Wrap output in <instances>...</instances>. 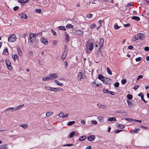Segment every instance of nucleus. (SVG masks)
<instances>
[{
	"mask_svg": "<svg viewBox=\"0 0 149 149\" xmlns=\"http://www.w3.org/2000/svg\"><path fill=\"white\" fill-rule=\"evenodd\" d=\"M93 43L90 41L86 42L85 45L86 51L87 53L90 54L93 49Z\"/></svg>",
	"mask_w": 149,
	"mask_h": 149,
	"instance_id": "f257e3e1",
	"label": "nucleus"
},
{
	"mask_svg": "<svg viewBox=\"0 0 149 149\" xmlns=\"http://www.w3.org/2000/svg\"><path fill=\"white\" fill-rule=\"evenodd\" d=\"M144 35L142 33H140L134 35L132 38V40L133 41H135L139 39L142 40L144 39Z\"/></svg>",
	"mask_w": 149,
	"mask_h": 149,
	"instance_id": "f03ea898",
	"label": "nucleus"
},
{
	"mask_svg": "<svg viewBox=\"0 0 149 149\" xmlns=\"http://www.w3.org/2000/svg\"><path fill=\"white\" fill-rule=\"evenodd\" d=\"M35 34L34 33H30L29 34V42H30L33 43L36 40Z\"/></svg>",
	"mask_w": 149,
	"mask_h": 149,
	"instance_id": "7ed1b4c3",
	"label": "nucleus"
},
{
	"mask_svg": "<svg viewBox=\"0 0 149 149\" xmlns=\"http://www.w3.org/2000/svg\"><path fill=\"white\" fill-rule=\"evenodd\" d=\"M17 39V37L15 35L13 34L11 35L8 37V40L9 42H13L15 41Z\"/></svg>",
	"mask_w": 149,
	"mask_h": 149,
	"instance_id": "20e7f679",
	"label": "nucleus"
},
{
	"mask_svg": "<svg viewBox=\"0 0 149 149\" xmlns=\"http://www.w3.org/2000/svg\"><path fill=\"white\" fill-rule=\"evenodd\" d=\"M5 62L8 69L10 70H11L12 69V67L11 66V63L10 61L6 59V60Z\"/></svg>",
	"mask_w": 149,
	"mask_h": 149,
	"instance_id": "39448f33",
	"label": "nucleus"
},
{
	"mask_svg": "<svg viewBox=\"0 0 149 149\" xmlns=\"http://www.w3.org/2000/svg\"><path fill=\"white\" fill-rule=\"evenodd\" d=\"M49 80H53L56 79L58 77L57 74H52L49 75Z\"/></svg>",
	"mask_w": 149,
	"mask_h": 149,
	"instance_id": "423d86ee",
	"label": "nucleus"
},
{
	"mask_svg": "<svg viewBox=\"0 0 149 149\" xmlns=\"http://www.w3.org/2000/svg\"><path fill=\"white\" fill-rule=\"evenodd\" d=\"M74 32H75V33L78 35H82L83 33V31L81 30H78L77 31L74 30Z\"/></svg>",
	"mask_w": 149,
	"mask_h": 149,
	"instance_id": "0eeeda50",
	"label": "nucleus"
},
{
	"mask_svg": "<svg viewBox=\"0 0 149 149\" xmlns=\"http://www.w3.org/2000/svg\"><path fill=\"white\" fill-rule=\"evenodd\" d=\"M40 40L45 45H47L48 44V42L47 40L43 37L41 38L40 39Z\"/></svg>",
	"mask_w": 149,
	"mask_h": 149,
	"instance_id": "6e6552de",
	"label": "nucleus"
},
{
	"mask_svg": "<svg viewBox=\"0 0 149 149\" xmlns=\"http://www.w3.org/2000/svg\"><path fill=\"white\" fill-rule=\"evenodd\" d=\"M97 107L100 109H105L107 107L106 105L102 104L100 103H97Z\"/></svg>",
	"mask_w": 149,
	"mask_h": 149,
	"instance_id": "1a4fd4ad",
	"label": "nucleus"
},
{
	"mask_svg": "<svg viewBox=\"0 0 149 149\" xmlns=\"http://www.w3.org/2000/svg\"><path fill=\"white\" fill-rule=\"evenodd\" d=\"M95 139L94 136L93 135H90L87 137L88 140L90 141H94Z\"/></svg>",
	"mask_w": 149,
	"mask_h": 149,
	"instance_id": "9d476101",
	"label": "nucleus"
},
{
	"mask_svg": "<svg viewBox=\"0 0 149 149\" xmlns=\"http://www.w3.org/2000/svg\"><path fill=\"white\" fill-rule=\"evenodd\" d=\"M110 81V79L104 77L103 82L104 84H108L109 83Z\"/></svg>",
	"mask_w": 149,
	"mask_h": 149,
	"instance_id": "9b49d317",
	"label": "nucleus"
},
{
	"mask_svg": "<svg viewBox=\"0 0 149 149\" xmlns=\"http://www.w3.org/2000/svg\"><path fill=\"white\" fill-rule=\"evenodd\" d=\"M100 42L99 43V45L100 47H102L103 46V43L104 42V39L103 38H100Z\"/></svg>",
	"mask_w": 149,
	"mask_h": 149,
	"instance_id": "f8f14e48",
	"label": "nucleus"
},
{
	"mask_svg": "<svg viewBox=\"0 0 149 149\" xmlns=\"http://www.w3.org/2000/svg\"><path fill=\"white\" fill-rule=\"evenodd\" d=\"M19 16L20 18H23L25 19H27V16L25 14L22 13L19 14Z\"/></svg>",
	"mask_w": 149,
	"mask_h": 149,
	"instance_id": "ddd939ff",
	"label": "nucleus"
},
{
	"mask_svg": "<svg viewBox=\"0 0 149 149\" xmlns=\"http://www.w3.org/2000/svg\"><path fill=\"white\" fill-rule=\"evenodd\" d=\"M83 77V75L81 73V72H79L78 74V79L79 80H80Z\"/></svg>",
	"mask_w": 149,
	"mask_h": 149,
	"instance_id": "4468645a",
	"label": "nucleus"
},
{
	"mask_svg": "<svg viewBox=\"0 0 149 149\" xmlns=\"http://www.w3.org/2000/svg\"><path fill=\"white\" fill-rule=\"evenodd\" d=\"M65 41L66 42H68L69 40V36L66 32H65Z\"/></svg>",
	"mask_w": 149,
	"mask_h": 149,
	"instance_id": "2eb2a0df",
	"label": "nucleus"
},
{
	"mask_svg": "<svg viewBox=\"0 0 149 149\" xmlns=\"http://www.w3.org/2000/svg\"><path fill=\"white\" fill-rule=\"evenodd\" d=\"M8 145L3 144L0 145V149H8Z\"/></svg>",
	"mask_w": 149,
	"mask_h": 149,
	"instance_id": "dca6fc26",
	"label": "nucleus"
},
{
	"mask_svg": "<svg viewBox=\"0 0 149 149\" xmlns=\"http://www.w3.org/2000/svg\"><path fill=\"white\" fill-rule=\"evenodd\" d=\"M54 81L58 85L60 86H62L63 84V83H60L57 79L54 80Z\"/></svg>",
	"mask_w": 149,
	"mask_h": 149,
	"instance_id": "f3484780",
	"label": "nucleus"
},
{
	"mask_svg": "<svg viewBox=\"0 0 149 149\" xmlns=\"http://www.w3.org/2000/svg\"><path fill=\"white\" fill-rule=\"evenodd\" d=\"M97 119H98V120L101 123H103L104 121V118L102 117H101L100 116H98Z\"/></svg>",
	"mask_w": 149,
	"mask_h": 149,
	"instance_id": "a211bd4d",
	"label": "nucleus"
},
{
	"mask_svg": "<svg viewBox=\"0 0 149 149\" xmlns=\"http://www.w3.org/2000/svg\"><path fill=\"white\" fill-rule=\"evenodd\" d=\"M11 111V112L14 111V108L13 107L8 108L5 109V110L4 111L5 112L9 111Z\"/></svg>",
	"mask_w": 149,
	"mask_h": 149,
	"instance_id": "6ab92c4d",
	"label": "nucleus"
},
{
	"mask_svg": "<svg viewBox=\"0 0 149 149\" xmlns=\"http://www.w3.org/2000/svg\"><path fill=\"white\" fill-rule=\"evenodd\" d=\"M24 104L20 105L19 106H17L15 108H14V111H16L19 110V109H20L22 107L24 106Z\"/></svg>",
	"mask_w": 149,
	"mask_h": 149,
	"instance_id": "aec40b11",
	"label": "nucleus"
},
{
	"mask_svg": "<svg viewBox=\"0 0 149 149\" xmlns=\"http://www.w3.org/2000/svg\"><path fill=\"white\" fill-rule=\"evenodd\" d=\"M86 139V137L85 136H81L79 139V141H84Z\"/></svg>",
	"mask_w": 149,
	"mask_h": 149,
	"instance_id": "412c9836",
	"label": "nucleus"
},
{
	"mask_svg": "<svg viewBox=\"0 0 149 149\" xmlns=\"http://www.w3.org/2000/svg\"><path fill=\"white\" fill-rule=\"evenodd\" d=\"M104 77H103L102 75L100 74L98 75V78L99 79L101 80L103 82L104 80Z\"/></svg>",
	"mask_w": 149,
	"mask_h": 149,
	"instance_id": "4be33fe9",
	"label": "nucleus"
},
{
	"mask_svg": "<svg viewBox=\"0 0 149 149\" xmlns=\"http://www.w3.org/2000/svg\"><path fill=\"white\" fill-rule=\"evenodd\" d=\"M140 130V129L139 128H136L134 130H132L131 132L132 133H135L136 134L138 133V131Z\"/></svg>",
	"mask_w": 149,
	"mask_h": 149,
	"instance_id": "5701e85b",
	"label": "nucleus"
},
{
	"mask_svg": "<svg viewBox=\"0 0 149 149\" xmlns=\"http://www.w3.org/2000/svg\"><path fill=\"white\" fill-rule=\"evenodd\" d=\"M118 113H121L123 116H125L127 115V112L125 111H118Z\"/></svg>",
	"mask_w": 149,
	"mask_h": 149,
	"instance_id": "b1692460",
	"label": "nucleus"
},
{
	"mask_svg": "<svg viewBox=\"0 0 149 149\" xmlns=\"http://www.w3.org/2000/svg\"><path fill=\"white\" fill-rule=\"evenodd\" d=\"M52 87L50 86H45V89L48 91H52Z\"/></svg>",
	"mask_w": 149,
	"mask_h": 149,
	"instance_id": "393cba45",
	"label": "nucleus"
},
{
	"mask_svg": "<svg viewBox=\"0 0 149 149\" xmlns=\"http://www.w3.org/2000/svg\"><path fill=\"white\" fill-rule=\"evenodd\" d=\"M13 58L14 60L15 61L16 60H18L19 59V57L16 54H14L13 56Z\"/></svg>",
	"mask_w": 149,
	"mask_h": 149,
	"instance_id": "a878e982",
	"label": "nucleus"
},
{
	"mask_svg": "<svg viewBox=\"0 0 149 149\" xmlns=\"http://www.w3.org/2000/svg\"><path fill=\"white\" fill-rule=\"evenodd\" d=\"M3 54L6 55H7L8 54V52L7 48H6L3 50Z\"/></svg>",
	"mask_w": 149,
	"mask_h": 149,
	"instance_id": "bb28decb",
	"label": "nucleus"
},
{
	"mask_svg": "<svg viewBox=\"0 0 149 149\" xmlns=\"http://www.w3.org/2000/svg\"><path fill=\"white\" fill-rule=\"evenodd\" d=\"M20 126L22 127L24 129H26L28 127V125L26 124H22L20 125Z\"/></svg>",
	"mask_w": 149,
	"mask_h": 149,
	"instance_id": "cd10ccee",
	"label": "nucleus"
},
{
	"mask_svg": "<svg viewBox=\"0 0 149 149\" xmlns=\"http://www.w3.org/2000/svg\"><path fill=\"white\" fill-rule=\"evenodd\" d=\"M51 91L55 92L59 91V88L56 87H52Z\"/></svg>",
	"mask_w": 149,
	"mask_h": 149,
	"instance_id": "c85d7f7f",
	"label": "nucleus"
},
{
	"mask_svg": "<svg viewBox=\"0 0 149 149\" xmlns=\"http://www.w3.org/2000/svg\"><path fill=\"white\" fill-rule=\"evenodd\" d=\"M66 55L67 53L64 52L61 57V59L63 60H64L66 57Z\"/></svg>",
	"mask_w": 149,
	"mask_h": 149,
	"instance_id": "c756f323",
	"label": "nucleus"
},
{
	"mask_svg": "<svg viewBox=\"0 0 149 149\" xmlns=\"http://www.w3.org/2000/svg\"><path fill=\"white\" fill-rule=\"evenodd\" d=\"M127 103L129 107L133 106V103L129 100H127Z\"/></svg>",
	"mask_w": 149,
	"mask_h": 149,
	"instance_id": "7c9ffc66",
	"label": "nucleus"
},
{
	"mask_svg": "<svg viewBox=\"0 0 149 149\" xmlns=\"http://www.w3.org/2000/svg\"><path fill=\"white\" fill-rule=\"evenodd\" d=\"M108 120L110 121H116V119L115 118L110 117L108 118Z\"/></svg>",
	"mask_w": 149,
	"mask_h": 149,
	"instance_id": "2f4dec72",
	"label": "nucleus"
},
{
	"mask_svg": "<svg viewBox=\"0 0 149 149\" xmlns=\"http://www.w3.org/2000/svg\"><path fill=\"white\" fill-rule=\"evenodd\" d=\"M132 19H135L137 21H139L140 20V18L139 17L137 16H133L132 17Z\"/></svg>",
	"mask_w": 149,
	"mask_h": 149,
	"instance_id": "473e14b6",
	"label": "nucleus"
},
{
	"mask_svg": "<svg viewBox=\"0 0 149 149\" xmlns=\"http://www.w3.org/2000/svg\"><path fill=\"white\" fill-rule=\"evenodd\" d=\"M17 49L19 55L20 56H22V53L19 47H17Z\"/></svg>",
	"mask_w": 149,
	"mask_h": 149,
	"instance_id": "72a5a7b5",
	"label": "nucleus"
},
{
	"mask_svg": "<svg viewBox=\"0 0 149 149\" xmlns=\"http://www.w3.org/2000/svg\"><path fill=\"white\" fill-rule=\"evenodd\" d=\"M28 0H18V1L20 3H26L28 2Z\"/></svg>",
	"mask_w": 149,
	"mask_h": 149,
	"instance_id": "f704fd0d",
	"label": "nucleus"
},
{
	"mask_svg": "<svg viewBox=\"0 0 149 149\" xmlns=\"http://www.w3.org/2000/svg\"><path fill=\"white\" fill-rule=\"evenodd\" d=\"M64 113L63 112H61L58 115V116L60 118H63Z\"/></svg>",
	"mask_w": 149,
	"mask_h": 149,
	"instance_id": "c9c22d12",
	"label": "nucleus"
},
{
	"mask_svg": "<svg viewBox=\"0 0 149 149\" xmlns=\"http://www.w3.org/2000/svg\"><path fill=\"white\" fill-rule=\"evenodd\" d=\"M73 27V26L71 24H68L66 26V27L68 29L72 28Z\"/></svg>",
	"mask_w": 149,
	"mask_h": 149,
	"instance_id": "e433bc0d",
	"label": "nucleus"
},
{
	"mask_svg": "<svg viewBox=\"0 0 149 149\" xmlns=\"http://www.w3.org/2000/svg\"><path fill=\"white\" fill-rule=\"evenodd\" d=\"M58 29L60 30L63 31H66V29L64 26H59L58 27Z\"/></svg>",
	"mask_w": 149,
	"mask_h": 149,
	"instance_id": "4c0bfd02",
	"label": "nucleus"
},
{
	"mask_svg": "<svg viewBox=\"0 0 149 149\" xmlns=\"http://www.w3.org/2000/svg\"><path fill=\"white\" fill-rule=\"evenodd\" d=\"M75 132H75L74 131V132H71V133H70V135H69L70 137V138H72V137H73V135L75 134Z\"/></svg>",
	"mask_w": 149,
	"mask_h": 149,
	"instance_id": "58836bf2",
	"label": "nucleus"
},
{
	"mask_svg": "<svg viewBox=\"0 0 149 149\" xmlns=\"http://www.w3.org/2000/svg\"><path fill=\"white\" fill-rule=\"evenodd\" d=\"M48 80H50L49 75L46 77H44L42 79V81H46Z\"/></svg>",
	"mask_w": 149,
	"mask_h": 149,
	"instance_id": "ea45409f",
	"label": "nucleus"
},
{
	"mask_svg": "<svg viewBox=\"0 0 149 149\" xmlns=\"http://www.w3.org/2000/svg\"><path fill=\"white\" fill-rule=\"evenodd\" d=\"M75 123V122L74 121H70L67 124V125L68 126H70L73 124H74Z\"/></svg>",
	"mask_w": 149,
	"mask_h": 149,
	"instance_id": "a19ab883",
	"label": "nucleus"
},
{
	"mask_svg": "<svg viewBox=\"0 0 149 149\" xmlns=\"http://www.w3.org/2000/svg\"><path fill=\"white\" fill-rule=\"evenodd\" d=\"M53 114V112L51 111L48 112L46 113V116H49Z\"/></svg>",
	"mask_w": 149,
	"mask_h": 149,
	"instance_id": "79ce46f5",
	"label": "nucleus"
},
{
	"mask_svg": "<svg viewBox=\"0 0 149 149\" xmlns=\"http://www.w3.org/2000/svg\"><path fill=\"white\" fill-rule=\"evenodd\" d=\"M107 72L109 74H110V75H111L112 74V72H111V70L108 68H107Z\"/></svg>",
	"mask_w": 149,
	"mask_h": 149,
	"instance_id": "37998d69",
	"label": "nucleus"
},
{
	"mask_svg": "<svg viewBox=\"0 0 149 149\" xmlns=\"http://www.w3.org/2000/svg\"><path fill=\"white\" fill-rule=\"evenodd\" d=\"M127 97L129 99H131L132 98V96L130 94H128L127 95Z\"/></svg>",
	"mask_w": 149,
	"mask_h": 149,
	"instance_id": "c03bdc74",
	"label": "nucleus"
},
{
	"mask_svg": "<svg viewBox=\"0 0 149 149\" xmlns=\"http://www.w3.org/2000/svg\"><path fill=\"white\" fill-rule=\"evenodd\" d=\"M127 80L126 79H123L121 80V84H125L126 83Z\"/></svg>",
	"mask_w": 149,
	"mask_h": 149,
	"instance_id": "a18cd8bd",
	"label": "nucleus"
},
{
	"mask_svg": "<svg viewBox=\"0 0 149 149\" xmlns=\"http://www.w3.org/2000/svg\"><path fill=\"white\" fill-rule=\"evenodd\" d=\"M114 28L115 29H119L120 27L117 25V23H116L114 26Z\"/></svg>",
	"mask_w": 149,
	"mask_h": 149,
	"instance_id": "49530a36",
	"label": "nucleus"
},
{
	"mask_svg": "<svg viewBox=\"0 0 149 149\" xmlns=\"http://www.w3.org/2000/svg\"><path fill=\"white\" fill-rule=\"evenodd\" d=\"M93 15L92 14H88L87 15L86 17L90 19L92 17Z\"/></svg>",
	"mask_w": 149,
	"mask_h": 149,
	"instance_id": "de8ad7c7",
	"label": "nucleus"
},
{
	"mask_svg": "<svg viewBox=\"0 0 149 149\" xmlns=\"http://www.w3.org/2000/svg\"><path fill=\"white\" fill-rule=\"evenodd\" d=\"M103 22V21L102 20H100L99 21V27H101L102 25V23Z\"/></svg>",
	"mask_w": 149,
	"mask_h": 149,
	"instance_id": "09e8293b",
	"label": "nucleus"
},
{
	"mask_svg": "<svg viewBox=\"0 0 149 149\" xmlns=\"http://www.w3.org/2000/svg\"><path fill=\"white\" fill-rule=\"evenodd\" d=\"M73 144H64L63 146V147H65V146H73Z\"/></svg>",
	"mask_w": 149,
	"mask_h": 149,
	"instance_id": "8fccbe9b",
	"label": "nucleus"
},
{
	"mask_svg": "<svg viewBox=\"0 0 149 149\" xmlns=\"http://www.w3.org/2000/svg\"><path fill=\"white\" fill-rule=\"evenodd\" d=\"M118 127H119V128H121V129H123V128L125 127V126L123 125L119 124V125H118Z\"/></svg>",
	"mask_w": 149,
	"mask_h": 149,
	"instance_id": "3c124183",
	"label": "nucleus"
},
{
	"mask_svg": "<svg viewBox=\"0 0 149 149\" xmlns=\"http://www.w3.org/2000/svg\"><path fill=\"white\" fill-rule=\"evenodd\" d=\"M35 11L38 13H40L41 12V10L40 9H36Z\"/></svg>",
	"mask_w": 149,
	"mask_h": 149,
	"instance_id": "603ef678",
	"label": "nucleus"
},
{
	"mask_svg": "<svg viewBox=\"0 0 149 149\" xmlns=\"http://www.w3.org/2000/svg\"><path fill=\"white\" fill-rule=\"evenodd\" d=\"M143 76L142 75H140L138 76V77L137 79V80H139L140 79H142L143 78Z\"/></svg>",
	"mask_w": 149,
	"mask_h": 149,
	"instance_id": "864d4df0",
	"label": "nucleus"
},
{
	"mask_svg": "<svg viewBox=\"0 0 149 149\" xmlns=\"http://www.w3.org/2000/svg\"><path fill=\"white\" fill-rule=\"evenodd\" d=\"M141 60V57H139L136 58L135 60L136 61L138 62Z\"/></svg>",
	"mask_w": 149,
	"mask_h": 149,
	"instance_id": "5fc2aeb1",
	"label": "nucleus"
},
{
	"mask_svg": "<svg viewBox=\"0 0 149 149\" xmlns=\"http://www.w3.org/2000/svg\"><path fill=\"white\" fill-rule=\"evenodd\" d=\"M119 83L118 82H116L115 83L114 86L115 87H118L119 86Z\"/></svg>",
	"mask_w": 149,
	"mask_h": 149,
	"instance_id": "6e6d98bb",
	"label": "nucleus"
},
{
	"mask_svg": "<svg viewBox=\"0 0 149 149\" xmlns=\"http://www.w3.org/2000/svg\"><path fill=\"white\" fill-rule=\"evenodd\" d=\"M91 122L94 125H96L97 124V122L95 120H91Z\"/></svg>",
	"mask_w": 149,
	"mask_h": 149,
	"instance_id": "4d7b16f0",
	"label": "nucleus"
},
{
	"mask_svg": "<svg viewBox=\"0 0 149 149\" xmlns=\"http://www.w3.org/2000/svg\"><path fill=\"white\" fill-rule=\"evenodd\" d=\"M130 24L129 23H128L126 24H123L124 26L125 27H127L128 26H130Z\"/></svg>",
	"mask_w": 149,
	"mask_h": 149,
	"instance_id": "13d9d810",
	"label": "nucleus"
},
{
	"mask_svg": "<svg viewBox=\"0 0 149 149\" xmlns=\"http://www.w3.org/2000/svg\"><path fill=\"white\" fill-rule=\"evenodd\" d=\"M51 30L54 36H56V33L54 30L52 29Z\"/></svg>",
	"mask_w": 149,
	"mask_h": 149,
	"instance_id": "bf43d9fd",
	"label": "nucleus"
},
{
	"mask_svg": "<svg viewBox=\"0 0 149 149\" xmlns=\"http://www.w3.org/2000/svg\"><path fill=\"white\" fill-rule=\"evenodd\" d=\"M141 99L142 100H143L144 102L145 103H146L147 102V101H146L144 98V97H143V95L141 96Z\"/></svg>",
	"mask_w": 149,
	"mask_h": 149,
	"instance_id": "052dcab7",
	"label": "nucleus"
},
{
	"mask_svg": "<svg viewBox=\"0 0 149 149\" xmlns=\"http://www.w3.org/2000/svg\"><path fill=\"white\" fill-rule=\"evenodd\" d=\"M125 119L130 122H132L133 121H134V120H133L132 119L130 118H125Z\"/></svg>",
	"mask_w": 149,
	"mask_h": 149,
	"instance_id": "680f3d73",
	"label": "nucleus"
},
{
	"mask_svg": "<svg viewBox=\"0 0 149 149\" xmlns=\"http://www.w3.org/2000/svg\"><path fill=\"white\" fill-rule=\"evenodd\" d=\"M19 7L18 6H17L14 7L13 10L15 11H16V10H18V9H19Z\"/></svg>",
	"mask_w": 149,
	"mask_h": 149,
	"instance_id": "e2e57ef3",
	"label": "nucleus"
},
{
	"mask_svg": "<svg viewBox=\"0 0 149 149\" xmlns=\"http://www.w3.org/2000/svg\"><path fill=\"white\" fill-rule=\"evenodd\" d=\"M108 94L113 95H114V93L113 92L110 91H109L108 92Z\"/></svg>",
	"mask_w": 149,
	"mask_h": 149,
	"instance_id": "0e129e2a",
	"label": "nucleus"
},
{
	"mask_svg": "<svg viewBox=\"0 0 149 149\" xmlns=\"http://www.w3.org/2000/svg\"><path fill=\"white\" fill-rule=\"evenodd\" d=\"M144 49L146 51H148L149 50V47H145Z\"/></svg>",
	"mask_w": 149,
	"mask_h": 149,
	"instance_id": "69168bd1",
	"label": "nucleus"
},
{
	"mask_svg": "<svg viewBox=\"0 0 149 149\" xmlns=\"http://www.w3.org/2000/svg\"><path fill=\"white\" fill-rule=\"evenodd\" d=\"M96 26L95 25V24H93L91 25V28H95Z\"/></svg>",
	"mask_w": 149,
	"mask_h": 149,
	"instance_id": "338daca9",
	"label": "nucleus"
},
{
	"mask_svg": "<svg viewBox=\"0 0 149 149\" xmlns=\"http://www.w3.org/2000/svg\"><path fill=\"white\" fill-rule=\"evenodd\" d=\"M103 91L104 93H108L109 91L107 89H105L103 90Z\"/></svg>",
	"mask_w": 149,
	"mask_h": 149,
	"instance_id": "774afa93",
	"label": "nucleus"
}]
</instances>
